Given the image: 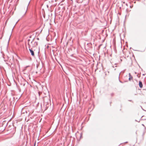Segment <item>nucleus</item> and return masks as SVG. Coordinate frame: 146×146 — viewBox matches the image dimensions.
<instances>
[{"instance_id":"obj_1","label":"nucleus","mask_w":146,"mask_h":146,"mask_svg":"<svg viewBox=\"0 0 146 146\" xmlns=\"http://www.w3.org/2000/svg\"><path fill=\"white\" fill-rule=\"evenodd\" d=\"M35 39V38H34L33 40H31L30 39H28V44L29 46V48H34V41Z\"/></svg>"},{"instance_id":"obj_2","label":"nucleus","mask_w":146,"mask_h":146,"mask_svg":"<svg viewBox=\"0 0 146 146\" xmlns=\"http://www.w3.org/2000/svg\"><path fill=\"white\" fill-rule=\"evenodd\" d=\"M29 50L31 53V55L33 57H34L35 56L34 52V51L32 50V48H29Z\"/></svg>"},{"instance_id":"obj_3","label":"nucleus","mask_w":146,"mask_h":146,"mask_svg":"<svg viewBox=\"0 0 146 146\" xmlns=\"http://www.w3.org/2000/svg\"><path fill=\"white\" fill-rule=\"evenodd\" d=\"M139 85L140 88H142L143 87V84L142 82L141 81H139Z\"/></svg>"},{"instance_id":"obj_4","label":"nucleus","mask_w":146,"mask_h":146,"mask_svg":"<svg viewBox=\"0 0 146 146\" xmlns=\"http://www.w3.org/2000/svg\"><path fill=\"white\" fill-rule=\"evenodd\" d=\"M129 80L130 81L132 79L133 77L131 75V74L130 73H129Z\"/></svg>"},{"instance_id":"obj_5","label":"nucleus","mask_w":146,"mask_h":146,"mask_svg":"<svg viewBox=\"0 0 146 146\" xmlns=\"http://www.w3.org/2000/svg\"><path fill=\"white\" fill-rule=\"evenodd\" d=\"M34 47L38 45V42H34Z\"/></svg>"},{"instance_id":"obj_6","label":"nucleus","mask_w":146,"mask_h":146,"mask_svg":"<svg viewBox=\"0 0 146 146\" xmlns=\"http://www.w3.org/2000/svg\"><path fill=\"white\" fill-rule=\"evenodd\" d=\"M119 75H120V74H119V76H118V78H119V82H121V83H123V82H122L121 81L119 80Z\"/></svg>"},{"instance_id":"obj_7","label":"nucleus","mask_w":146,"mask_h":146,"mask_svg":"<svg viewBox=\"0 0 146 146\" xmlns=\"http://www.w3.org/2000/svg\"><path fill=\"white\" fill-rule=\"evenodd\" d=\"M27 7L26 8V11H25V12L24 15H25V14H26V13L27 12Z\"/></svg>"},{"instance_id":"obj_8","label":"nucleus","mask_w":146,"mask_h":146,"mask_svg":"<svg viewBox=\"0 0 146 146\" xmlns=\"http://www.w3.org/2000/svg\"><path fill=\"white\" fill-rule=\"evenodd\" d=\"M111 96H113L114 95V94L113 93H112L111 94Z\"/></svg>"},{"instance_id":"obj_9","label":"nucleus","mask_w":146,"mask_h":146,"mask_svg":"<svg viewBox=\"0 0 146 146\" xmlns=\"http://www.w3.org/2000/svg\"><path fill=\"white\" fill-rule=\"evenodd\" d=\"M36 39L37 40H39V38H37Z\"/></svg>"},{"instance_id":"obj_10","label":"nucleus","mask_w":146,"mask_h":146,"mask_svg":"<svg viewBox=\"0 0 146 146\" xmlns=\"http://www.w3.org/2000/svg\"><path fill=\"white\" fill-rule=\"evenodd\" d=\"M31 36H30V38H31Z\"/></svg>"},{"instance_id":"obj_11","label":"nucleus","mask_w":146,"mask_h":146,"mask_svg":"<svg viewBox=\"0 0 146 146\" xmlns=\"http://www.w3.org/2000/svg\"><path fill=\"white\" fill-rule=\"evenodd\" d=\"M38 94H39V95H40L39 93H38Z\"/></svg>"},{"instance_id":"obj_12","label":"nucleus","mask_w":146,"mask_h":146,"mask_svg":"<svg viewBox=\"0 0 146 146\" xmlns=\"http://www.w3.org/2000/svg\"><path fill=\"white\" fill-rule=\"evenodd\" d=\"M113 68H114V66H113Z\"/></svg>"},{"instance_id":"obj_13","label":"nucleus","mask_w":146,"mask_h":146,"mask_svg":"<svg viewBox=\"0 0 146 146\" xmlns=\"http://www.w3.org/2000/svg\"><path fill=\"white\" fill-rule=\"evenodd\" d=\"M115 64V65H117V64Z\"/></svg>"},{"instance_id":"obj_14","label":"nucleus","mask_w":146,"mask_h":146,"mask_svg":"<svg viewBox=\"0 0 146 146\" xmlns=\"http://www.w3.org/2000/svg\"><path fill=\"white\" fill-rule=\"evenodd\" d=\"M127 142H125V143H127Z\"/></svg>"},{"instance_id":"obj_15","label":"nucleus","mask_w":146,"mask_h":146,"mask_svg":"<svg viewBox=\"0 0 146 146\" xmlns=\"http://www.w3.org/2000/svg\"><path fill=\"white\" fill-rule=\"evenodd\" d=\"M6 23L5 22V24H6Z\"/></svg>"},{"instance_id":"obj_16","label":"nucleus","mask_w":146,"mask_h":146,"mask_svg":"<svg viewBox=\"0 0 146 146\" xmlns=\"http://www.w3.org/2000/svg\"><path fill=\"white\" fill-rule=\"evenodd\" d=\"M6 23L5 22V24H6Z\"/></svg>"},{"instance_id":"obj_17","label":"nucleus","mask_w":146,"mask_h":146,"mask_svg":"<svg viewBox=\"0 0 146 146\" xmlns=\"http://www.w3.org/2000/svg\"><path fill=\"white\" fill-rule=\"evenodd\" d=\"M6 23L5 22V24H6Z\"/></svg>"},{"instance_id":"obj_18","label":"nucleus","mask_w":146,"mask_h":146,"mask_svg":"<svg viewBox=\"0 0 146 146\" xmlns=\"http://www.w3.org/2000/svg\"><path fill=\"white\" fill-rule=\"evenodd\" d=\"M135 121H137L136 120H135Z\"/></svg>"}]
</instances>
